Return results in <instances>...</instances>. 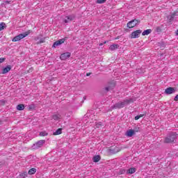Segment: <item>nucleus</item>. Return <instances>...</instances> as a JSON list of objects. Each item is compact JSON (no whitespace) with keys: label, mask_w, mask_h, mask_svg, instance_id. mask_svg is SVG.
I'll list each match as a JSON object with an SVG mask.
<instances>
[{"label":"nucleus","mask_w":178,"mask_h":178,"mask_svg":"<svg viewBox=\"0 0 178 178\" xmlns=\"http://www.w3.org/2000/svg\"><path fill=\"white\" fill-rule=\"evenodd\" d=\"M131 99H126L123 102H120L118 103H116L114 104V106L112 107L113 109H120L122 108H124L126 105H129L130 102H132Z\"/></svg>","instance_id":"obj_1"},{"label":"nucleus","mask_w":178,"mask_h":178,"mask_svg":"<svg viewBox=\"0 0 178 178\" xmlns=\"http://www.w3.org/2000/svg\"><path fill=\"white\" fill-rule=\"evenodd\" d=\"M31 33V31H28L24 32V33H20L19 35L14 37L12 40L13 42H17V41H20L21 40H23V38H26L27 35H30Z\"/></svg>","instance_id":"obj_2"},{"label":"nucleus","mask_w":178,"mask_h":178,"mask_svg":"<svg viewBox=\"0 0 178 178\" xmlns=\"http://www.w3.org/2000/svg\"><path fill=\"white\" fill-rule=\"evenodd\" d=\"M177 138V134L172 132L170 134L168 137L165 139V143H176V140Z\"/></svg>","instance_id":"obj_3"},{"label":"nucleus","mask_w":178,"mask_h":178,"mask_svg":"<svg viewBox=\"0 0 178 178\" xmlns=\"http://www.w3.org/2000/svg\"><path fill=\"white\" fill-rule=\"evenodd\" d=\"M138 23H140V21H138V19H132L127 23V27H129V29H133V27H136V24H138Z\"/></svg>","instance_id":"obj_4"},{"label":"nucleus","mask_w":178,"mask_h":178,"mask_svg":"<svg viewBox=\"0 0 178 178\" xmlns=\"http://www.w3.org/2000/svg\"><path fill=\"white\" fill-rule=\"evenodd\" d=\"M141 33H143L142 30H136L131 33L130 38H139L140 35H141Z\"/></svg>","instance_id":"obj_5"},{"label":"nucleus","mask_w":178,"mask_h":178,"mask_svg":"<svg viewBox=\"0 0 178 178\" xmlns=\"http://www.w3.org/2000/svg\"><path fill=\"white\" fill-rule=\"evenodd\" d=\"M44 144H45V140H39L38 142L33 145V148L34 149H38V148H41V147H42Z\"/></svg>","instance_id":"obj_6"},{"label":"nucleus","mask_w":178,"mask_h":178,"mask_svg":"<svg viewBox=\"0 0 178 178\" xmlns=\"http://www.w3.org/2000/svg\"><path fill=\"white\" fill-rule=\"evenodd\" d=\"M74 17H75L74 15L66 16L63 19V22H64V23H69L70 22H73V20H74Z\"/></svg>","instance_id":"obj_7"},{"label":"nucleus","mask_w":178,"mask_h":178,"mask_svg":"<svg viewBox=\"0 0 178 178\" xmlns=\"http://www.w3.org/2000/svg\"><path fill=\"white\" fill-rule=\"evenodd\" d=\"M63 42H65V39H60L57 41H56L53 45H52V48H56V47H59V45H62V44H63Z\"/></svg>","instance_id":"obj_8"},{"label":"nucleus","mask_w":178,"mask_h":178,"mask_svg":"<svg viewBox=\"0 0 178 178\" xmlns=\"http://www.w3.org/2000/svg\"><path fill=\"white\" fill-rule=\"evenodd\" d=\"M70 55H71L70 53L66 52V53L62 54L60 56V58L61 59V60H66V59H67L68 58H70Z\"/></svg>","instance_id":"obj_9"},{"label":"nucleus","mask_w":178,"mask_h":178,"mask_svg":"<svg viewBox=\"0 0 178 178\" xmlns=\"http://www.w3.org/2000/svg\"><path fill=\"white\" fill-rule=\"evenodd\" d=\"M136 132L134 129H129L127 131L125 136H127V137H133V136H134Z\"/></svg>","instance_id":"obj_10"},{"label":"nucleus","mask_w":178,"mask_h":178,"mask_svg":"<svg viewBox=\"0 0 178 178\" xmlns=\"http://www.w3.org/2000/svg\"><path fill=\"white\" fill-rule=\"evenodd\" d=\"M12 69V67L10 65H7L6 67H4L2 70L3 74H6V73H9Z\"/></svg>","instance_id":"obj_11"},{"label":"nucleus","mask_w":178,"mask_h":178,"mask_svg":"<svg viewBox=\"0 0 178 178\" xmlns=\"http://www.w3.org/2000/svg\"><path fill=\"white\" fill-rule=\"evenodd\" d=\"M165 94H173L175 92V88L170 87L165 89Z\"/></svg>","instance_id":"obj_12"},{"label":"nucleus","mask_w":178,"mask_h":178,"mask_svg":"<svg viewBox=\"0 0 178 178\" xmlns=\"http://www.w3.org/2000/svg\"><path fill=\"white\" fill-rule=\"evenodd\" d=\"M127 173L128 175H133V173H136V168H129L127 170Z\"/></svg>","instance_id":"obj_13"},{"label":"nucleus","mask_w":178,"mask_h":178,"mask_svg":"<svg viewBox=\"0 0 178 178\" xmlns=\"http://www.w3.org/2000/svg\"><path fill=\"white\" fill-rule=\"evenodd\" d=\"M151 33H152V30L147 29L142 33V35H148V34H151Z\"/></svg>","instance_id":"obj_14"},{"label":"nucleus","mask_w":178,"mask_h":178,"mask_svg":"<svg viewBox=\"0 0 178 178\" xmlns=\"http://www.w3.org/2000/svg\"><path fill=\"white\" fill-rule=\"evenodd\" d=\"M54 136H59L62 134V128L58 129L55 132L53 133Z\"/></svg>","instance_id":"obj_15"},{"label":"nucleus","mask_w":178,"mask_h":178,"mask_svg":"<svg viewBox=\"0 0 178 178\" xmlns=\"http://www.w3.org/2000/svg\"><path fill=\"white\" fill-rule=\"evenodd\" d=\"M118 48H119V45L116 44L110 46L111 51H115V49H118Z\"/></svg>","instance_id":"obj_16"},{"label":"nucleus","mask_w":178,"mask_h":178,"mask_svg":"<svg viewBox=\"0 0 178 178\" xmlns=\"http://www.w3.org/2000/svg\"><path fill=\"white\" fill-rule=\"evenodd\" d=\"M54 120H60L61 117L60 114H55L53 115Z\"/></svg>","instance_id":"obj_17"},{"label":"nucleus","mask_w":178,"mask_h":178,"mask_svg":"<svg viewBox=\"0 0 178 178\" xmlns=\"http://www.w3.org/2000/svg\"><path fill=\"white\" fill-rule=\"evenodd\" d=\"M17 111H24V104H18L17 106Z\"/></svg>","instance_id":"obj_18"},{"label":"nucleus","mask_w":178,"mask_h":178,"mask_svg":"<svg viewBox=\"0 0 178 178\" xmlns=\"http://www.w3.org/2000/svg\"><path fill=\"white\" fill-rule=\"evenodd\" d=\"M6 27V24H5L4 22L0 23V31H2V30H5Z\"/></svg>","instance_id":"obj_19"},{"label":"nucleus","mask_w":178,"mask_h":178,"mask_svg":"<svg viewBox=\"0 0 178 178\" xmlns=\"http://www.w3.org/2000/svg\"><path fill=\"white\" fill-rule=\"evenodd\" d=\"M175 16H176V13H175L173 14H171L170 15H169L168 17L169 22H172L173 20V19H175Z\"/></svg>","instance_id":"obj_20"},{"label":"nucleus","mask_w":178,"mask_h":178,"mask_svg":"<svg viewBox=\"0 0 178 178\" xmlns=\"http://www.w3.org/2000/svg\"><path fill=\"white\" fill-rule=\"evenodd\" d=\"M35 172H37V169L35 168H31L29 170L28 173L29 175H35Z\"/></svg>","instance_id":"obj_21"},{"label":"nucleus","mask_w":178,"mask_h":178,"mask_svg":"<svg viewBox=\"0 0 178 178\" xmlns=\"http://www.w3.org/2000/svg\"><path fill=\"white\" fill-rule=\"evenodd\" d=\"M100 160L101 157L98 155L93 157V162H99Z\"/></svg>","instance_id":"obj_22"},{"label":"nucleus","mask_w":178,"mask_h":178,"mask_svg":"<svg viewBox=\"0 0 178 178\" xmlns=\"http://www.w3.org/2000/svg\"><path fill=\"white\" fill-rule=\"evenodd\" d=\"M19 176H20V177H22V178L27 177V176H28L27 172H21V173L19 174Z\"/></svg>","instance_id":"obj_23"},{"label":"nucleus","mask_w":178,"mask_h":178,"mask_svg":"<svg viewBox=\"0 0 178 178\" xmlns=\"http://www.w3.org/2000/svg\"><path fill=\"white\" fill-rule=\"evenodd\" d=\"M106 2V0H97V3H105Z\"/></svg>","instance_id":"obj_24"},{"label":"nucleus","mask_w":178,"mask_h":178,"mask_svg":"<svg viewBox=\"0 0 178 178\" xmlns=\"http://www.w3.org/2000/svg\"><path fill=\"white\" fill-rule=\"evenodd\" d=\"M143 116H144V115H136L135 117V120H138V119H140V118H143Z\"/></svg>","instance_id":"obj_25"},{"label":"nucleus","mask_w":178,"mask_h":178,"mask_svg":"<svg viewBox=\"0 0 178 178\" xmlns=\"http://www.w3.org/2000/svg\"><path fill=\"white\" fill-rule=\"evenodd\" d=\"M6 60V58H0V63H3V62H5Z\"/></svg>","instance_id":"obj_26"},{"label":"nucleus","mask_w":178,"mask_h":178,"mask_svg":"<svg viewBox=\"0 0 178 178\" xmlns=\"http://www.w3.org/2000/svg\"><path fill=\"white\" fill-rule=\"evenodd\" d=\"M40 136L44 137V136H48V134L47 132H40Z\"/></svg>","instance_id":"obj_27"},{"label":"nucleus","mask_w":178,"mask_h":178,"mask_svg":"<svg viewBox=\"0 0 178 178\" xmlns=\"http://www.w3.org/2000/svg\"><path fill=\"white\" fill-rule=\"evenodd\" d=\"M33 108H34V105H31L29 106V111H31V109H33Z\"/></svg>","instance_id":"obj_28"},{"label":"nucleus","mask_w":178,"mask_h":178,"mask_svg":"<svg viewBox=\"0 0 178 178\" xmlns=\"http://www.w3.org/2000/svg\"><path fill=\"white\" fill-rule=\"evenodd\" d=\"M102 125V124L101 122H99V124H96V127H101Z\"/></svg>","instance_id":"obj_29"},{"label":"nucleus","mask_w":178,"mask_h":178,"mask_svg":"<svg viewBox=\"0 0 178 178\" xmlns=\"http://www.w3.org/2000/svg\"><path fill=\"white\" fill-rule=\"evenodd\" d=\"M174 101H178V95L175 97Z\"/></svg>","instance_id":"obj_30"},{"label":"nucleus","mask_w":178,"mask_h":178,"mask_svg":"<svg viewBox=\"0 0 178 178\" xmlns=\"http://www.w3.org/2000/svg\"><path fill=\"white\" fill-rule=\"evenodd\" d=\"M104 44H106V42H104V43H100L99 47H102V45H104Z\"/></svg>","instance_id":"obj_31"},{"label":"nucleus","mask_w":178,"mask_h":178,"mask_svg":"<svg viewBox=\"0 0 178 178\" xmlns=\"http://www.w3.org/2000/svg\"><path fill=\"white\" fill-rule=\"evenodd\" d=\"M106 91H109V87L106 88Z\"/></svg>","instance_id":"obj_32"},{"label":"nucleus","mask_w":178,"mask_h":178,"mask_svg":"<svg viewBox=\"0 0 178 178\" xmlns=\"http://www.w3.org/2000/svg\"><path fill=\"white\" fill-rule=\"evenodd\" d=\"M90 74H91L90 73H88V74H86V76H90Z\"/></svg>","instance_id":"obj_33"},{"label":"nucleus","mask_w":178,"mask_h":178,"mask_svg":"<svg viewBox=\"0 0 178 178\" xmlns=\"http://www.w3.org/2000/svg\"><path fill=\"white\" fill-rule=\"evenodd\" d=\"M176 35H178V30L176 31Z\"/></svg>","instance_id":"obj_34"},{"label":"nucleus","mask_w":178,"mask_h":178,"mask_svg":"<svg viewBox=\"0 0 178 178\" xmlns=\"http://www.w3.org/2000/svg\"><path fill=\"white\" fill-rule=\"evenodd\" d=\"M156 30H157V31H159V27H158V28L156 29Z\"/></svg>","instance_id":"obj_35"}]
</instances>
